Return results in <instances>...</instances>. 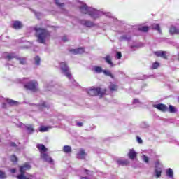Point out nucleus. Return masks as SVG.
Instances as JSON below:
<instances>
[{
  "label": "nucleus",
  "instance_id": "obj_13",
  "mask_svg": "<svg viewBox=\"0 0 179 179\" xmlns=\"http://www.w3.org/2000/svg\"><path fill=\"white\" fill-rule=\"evenodd\" d=\"M152 106L162 112H166L169 109L168 106L165 105V103H153Z\"/></svg>",
  "mask_w": 179,
  "mask_h": 179
},
{
  "label": "nucleus",
  "instance_id": "obj_9",
  "mask_svg": "<svg viewBox=\"0 0 179 179\" xmlns=\"http://www.w3.org/2000/svg\"><path fill=\"white\" fill-rule=\"evenodd\" d=\"M6 58L8 61H10L13 58H16L17 60L20 61V64H21V65H25V64H27V58L16 57L15 54L14 53L8 54Z\"/></svg>",
  "mask_w": 179,
  "mask_h": 179
},
{
  "label": "nucleus",
  "instance_id": "obj_21",
  "mask_svg": "<svg viewBox=\"0 0 179 179\" xmlns=\"http://www.w3.org/2000/svg\"><path fill=\"white\" fill-rule=\"evenodd\" d=\"M106 62L110 65V66H115L113 62H112V57L110 55H106L104 58Z\"/></svg>",
  "mask_w": 179,
  "mask_h": 179
},
{
  "label": "nucleus",
  "instance_id": "obj_49",
  "mask_svg": "<svg viewBox=\"0 0 179 179\" xmlns=\"http://www.w3.org/2000/svg\"><path fill=\"white\" fill-rule=\"evenodd\" d=\"M62 40H63V41H67L68 38H67V37H62Z\"/></svg>",
  "mask_w": 179,
  "mask_h": 179
},
{
  "label": "nucleus",
  "instance_id": "obj_39",
  "mask_svg": "<svg viewBox=\"0 0 179 179\" xmlns=\"http://www.w3.org/2000/svg\"><path fill=\"white\" fill-rule=\"evenodd\" d=\"M48 127L47 126H41L39 131H48Z\"/></svg>",
  "mask_w": 179,
  "mask_h": 179
},
{
  "label": "nucleus",
  "instance_id": "obj_55",
  "mask_svg": "<svg viewBox=\"0 0 179 179\" xmlns=\"http://www.w3.org/2000/svg\"><path fill=\"white\" fill-rule=\"evenodd\" d=\"M178 61H179V57H178Z\"/></svg>",
  "mask_w": 179,
  "mask_h": 179
},
{
  "label": "nucleus",
  "instance_id": "obj_47",
  "mask_svg": "<svg viewBox=\"0 0 179 179\" xmlns=\"http://www.w3.org/2000/svg\"><path fill=\"white\" fill-rule=\"evenodd\" d=\"M10 145L11 147H16L17 145H16V143H10Z\"/></svg>",
  "mask_w": 179,
  "mask_h": 179
},
{
  "label": "nucleus",
  "instance_id": "obj_20",
  "mask_svg": "<svg viewBox=\"0 0 179 179\" xmlns=\"http://www.w3.org/2000/svg\"><path fill=\"white\" fill-rule=\"evenodd\" d=\"M25 129L29 134H32L34 131V126L33 124H27Z\"/></svg>",
  "mask_w": 179,
  "mask_h": 179
},
{
  "label": "nucleus",
  "instance_id": "obj_43",
  "mask_svg": "<svg viewBox=\"0 0 179 179\" xmlns=\"http://www.w3.org/2000/svg\"><path fill=\"white\" fill-rule=\"evenodd\" d=\"M76 125L78 126L79 127H81L82 126H83V122H77Z\"/></svg>",
  "mask_w": 179,
  "mask_h": 179
},
{
  "label": "nucleus",
  "instance_id": "obj_10",
  "mask_svg": "<svg viewBox=\"0 0 179 179\" xmlns=\"http://www.w3.org/2000/svg\"><path fill=\"white\" fill-rule=\"evenodd\" d=\"M76 20L78 23H80V24L87 27H93L95 26V23H94L92 20H90L88 19H78V17H76Z\"/></svg>",
  "mask_w": 179,
  "mask_h": 179
},
{
  "label": "nucleus",
  "instance_id": "obj_36",
  "mask_svg": "<svg viewBox=\"0 0 179 179\" xmlns=\"http://www.w3.org/2000/svg\"><path fill=\"white\" fill-rule=\"evenodd\" d=\"M0 179H7V175L3 171H0Z\"/></svg>",
  "mask_w": 179,
  "mask_h": 179
},
{
  "label": "nucleus",
  "instance_id": "obj_18",
  "mask_svg": "<svg viewBox=\"0 0 179 179\" xmlns=\"http://www.w3.org/2000/svg\"><path fill=\"white\" fill-rule=\"evenodd\" d=\"M71 52L73 54H83V52H85V48L83 47H80V48H74L71 50Z\"/></svg>",
  "mask_w": 179,
  "mask_h": 179
},
{
  "label": "nucleus",
  "instance_id": "obj_31",
  "mask_svg": "<svg viewBox=\"0 0 179 179\" xmlns=\"http://www.w3.org/2000/svg\"><path fill=\"white\" fill-rule=\"evenodd\" d=\"M168 110L169 112H171V113H175L176 112H177V109L173 105H169V108Z\"/></svg>",
  "mask_w": 179,
  "mask_h": 179
},
{
  "label": "nucleus",
  "instance_id": "obj_33",
  "mask_svg": "<svg viewBox=\"0 0 179 179\" xmlns=\"http://www.w3.org/2000/svg\"><path fill=\"white\" fill-rule=\"evenodd\" d=\"M94 70L96 73H101L103 72V68L101 66H94Z\"/></svg>",
  "mask_w": 179,
  "mask_h": 179
},
{
  "label": "nucleus",
  "instance_id": "obj_41",
  "mask_svg": "<svg viewBox=\"0 0 179 179\" xmlns=\"http://www.w3.org/2000/svg\"><path fill=\"white\" fill-rule=\"evenodd\" d=\"M158 66H159V62H154V64H152V69H157Z\"/></svg>",
  "mask_w": 179,
  "mask_h": 179
},
{
  "label": "nucleus",
  "instance_id": "obj_46",
  "mask_svg": "<svg viewBox=\"0 0 179 179\" xmlns=\"http://www.w3.org/2000/svg\"><path fill=\"white\" fill-rule=\"evenodd\" d=\"M10 171L11 172V173H15L16 169L15 168H13V169H10Z\"/></svg>",
  "mask_w": 179,
  "mask_h": 179
},
{
  "label": "nucleus",
  "instance_id": "obj_26",
  "mask_svg": "<svg viewBox=\"0 0 179 179\" xmlns=\"http://www.w3.org/2000/svg\"><path fill=\"white\" fill-rule=\"evenodd\" d=\"M152 29H155V30H157L159 33H162V29L159 24V23H153L152 24Z\"/></svg>",
  "mask_w": 179,
  "mask_h": 179
},
{
  "label": "nucleus",
  "instance_id": "obj_52",
  "mask_svg": "<svg viewBox=\"0 0 179 179\" xmlns=\"http://www.w3.org/2000/svg\"><path fill=\"white\" fill-rule=\"evenodd\" d=\"M14 1L18 2L20 1V0H14Z\"/></svg>",
  "mask_w": 179,
  "mask_h": 179
},
{
  "label": "nucleus",
  "instance_id": "obj_19",
  "mask_svg": "<svg viewBox=\"0 0 179 179\" xmlns=\"http://www.w3.org/2000/svg\"><path fill=\"white\" fill-rule=\"evenodd\" d=\"M155 55L157 57H161L162 58L167 59L166 51H155Z\"/></svg>",
  "mask_w": 179,
  "mask_h": 179
},
{
  "label": "nucleus",
  "instance_id": "obj_7",
  "mask_svg": "<svg viewBox=\"0 0 179 179\" xmlns=\"http://www.w3.org/2000/svg\"><path fill=\"white\" fill-rule=\"evenodd\" d=\"M31 169V165L29 164H24L22 166L20 167V174L17 175V179H30L28 173L26 171Z\"/></svg>",
  "mask_w": 179,
  "mask_h": 179
},
{
  "label": "nucleus",
  "instance_id": "obj_5",
  "mask_svg": "<svg viewBox=\"0 0 179 179\" xmlns=\"http://www.w3.org/2000/svg\"><path fill=\"white\" fill-rule=\"evenodd\" d=\"M38 150H39L41 153V158L45 162H48V164H50L51 165L54 164V161L50 155L46 154L47 148L45 145L43 144H38L37 145Z\"/></svg>",
  "mask_w": 179,
  "mask_h": 179
},
{
  "label": "nucleus",
  "instance_id": "obj_35",
  "mask_svg": "<svg viewBox=\"0 0 179 179\" xmlns=\"http://www.w3.org/2000/svg\"><path fill=\"white\" fill-rule=\"evenodd\" d=\"M140 127H141L142 129H147L148 127H149V124L146 122H141V123L140 124Z\"/></svg>",
  "mask_w": 179,
  "mask_h": 179
},
{
  "label": "nucleus",
  "instance_id": "obj_25",
  "mask_svg": "<svg viewBox=\"0 0 179 179\" xmlns=\"http://www.w3.org/2000/svg\"><path fill=\"white\" fill-rule=\"evenodd\" d=\"M71 151H72V148L71 145H64L63 147V152H66V154H69L70 152H71Z\"/></svg>",
  "mask_w": 179,
  "mask_h": 179
},
{
  "label": "nucleus",
  "instance_id": "obj_53",
  "mask_svg": "<svg viewBox=\"0 0 179 179\" xmlns=\"http://www.w3.org/2000/svg\"><path fill=\"white\" fill-rule=\"evenodd\" d=\"M81 179H88L87 178H82Z\"/></svg>",
  "mask_w": 179,
  "mask_h": 179
},
{
  "label": "nucleus",
  "instance_id": "obj_24",
  "mask_svg": "<svg viewBox=\"0 0 179 179\" xmlns=\"http://www.w3.org/2000/svg\"><path fill=\"white\" fill-rule=\"evenodd\" d=\"M117 164L118 165L125 166L129 164V161L128 159H117Z\"/></svg>",
  "mask_w": 179,
  "mask_h": 179
},
{
  "label": "nucleus",
  "instance_id": "obj_14",
  "mask_svg": "<svg viewBox=\"0 0 179 179\" xmlns=\"http://www.w3.org/2000/svg\"><path fill=\"white\" fill-rule=\"evenodd\" d=\"M86 156H87V154L85 150H83V148H81L77 152V158H78L79 159H85L86 158Z\"/></svg>",
  "mask_w": 179,
  "mask_h": 179
},
{
  "label": "nucleus",
  "instance_id": "obj_27",
  "mask_svg": "<svg viewBox=\"0 0 179 179\" xmlns=\"http://www.w3.org/2000/svg\"><path fill=\"white\" fill-rule=\"evenodd\" d=\"M52 90L55 92L57 94H60V92L62 90V87L59 86H55V87H52Z\"/></svg>",
  "mask_w": 179,
  "mask_h": 179
},
{
  "label": "nucleus",
  "instance_id": "obj_28",
  "mask_svg": "<svg viewBox=\"0 0 179 179\" xmlns=\"http://www.w3.org/2000/svg\"><path fill=\"white\" fill-rule=\"evenodd\" d=\"M117 89L118 87L117 85H115V83H110L109 86V90H110V92H116Z\"/></svg>",
  "mask_w": 179,
  "mask_h": 179
},
{
  "label": "nucleus",
  "instance_id": "obj_16",
  "mask_svg": "<svg viewBox=\"0 0 179 179\" xmlns=\"http://www.w3.org/2000/svg\"><path fill=\"white\" fill-rule=\"evenodd\" d=\"M13 27L16 29H22L23 27V23L20 20H15L13 22Z\"/></svg>",
  "mask_w": 179,
  "mask_h": 179
},
{
  "label": "nucleus",
  "instance_id": "obj_54",
  "mask_svg": "<svg viewBox=\"0 0 179 179\" xmlns=\"http://www.w3.org/2000/svg\"><path fill=\"white\" fill-rule=\"evenodd\" d=\"M11 66H13V64H11Z\"/></svg>",
  "mask_w": 179,
  "mask_h": 179
},
{
  "label": "nucleus",
  "instance_id": "obj_4",
  "mask_svg": "<svg viewBox=\"0 0 179 179\" xmlns=\"http://www.w3.org/2000/svg\"><path fill=\"white\" fill-rule=\"evenodd\" d=\"M27 81V79L24 78L17 80L19 83H24V87L26 90H30L31 92H36L38 90V83L36 80H30L29 82Z\"/></svg>",
  "mask_w": 179,
  "mask_h": 179
},
{
  "label": "nucleus",
  "instance_id": "obj_12",
  "mask_svg": "<svg viewBox=\"0 0 179 179\" xmlns=\"http://www.w3.org/2000/svg\"><path fill=\"white\" fill-rule=\"evenodd\" d=\"M34 106L37 109H39V110H45V109H48L50 108V105L45 101H41L38 105H34Z\"/></svg>",
  "mask_w": 179,
  "mask_h": 179
},
{
  "label": "nucleus",
  "instance_id": "obj_34",
  "mask_svg": "<svg viewBox=\"0 0 179 179\" xmlns=\"http://www.w3.org/2000/svg\"><path fill=\"white\" fill-rule=\"evenodd\" d=\"M138 30L141 31H148L149 26H141V27H138Z\"/></svg>",
  "mask_w": 179,
  "mask_h": 179
},
{
  "label": "nucleus",
  "instance_id": "obj_15",
  "mask_svg": "<svg viewBox=\"0 0 179 179\" xmlns=\"http://www.w3.org/2000/svg\"><path fill=\"white\" fill-rule=\"evenodd\" d=\"M17 103V101H13V99H7V102H4L2 106L3 108H8V106L12 105H16Z\"/></svg>",
  "mask_w": 179,
  "mask_h": 179
},
{
  "label": "nucleus",
  "instance_id": "obj_38",
  "mask_svg": "<svg viewBox=\"0 0 179 179\" xmlns=\"http://www.w3.org/2000/svg\"><path fill=\"white\" fill-rule=\"evenodd\" d=\"M133 103L134 105H136V106L141 105V101H139V99H138V98H135V99H134Z\"/></svg>",
  "mask_w": 179,
  "mask_h": 179
},
{
  "label": "nucleus",
  "instance_id": "obj_42",
  "mask_svg": "<svg viewBox=\"0 0 179 179\" xmlns=\"http://www.w3.org/2000/svg\"><path fill=\"white\" fill-rule=\"evenodd\" d=\"M116 58H117V59H121V58H122V52H120V51H117L116 52Z\"/></svg>",
  "mask_w": 179,
  "mask_h": 179
},
{
  "label": "nucleus",
  "instance_id": "obj_11",
  "mask_svg": "<svg viewBox=\"0 0 179 179\" xmlns=\"http://www.w3.org/2000/svg\"><path fill=\"white\" fill-rule=\"evenodd\" d=\"M155 175L157 178H160L162 176V164L160 161L157 160L155 162Z\"/></svg>",
  "mask_w": 179,
  "mask_h": 179
},
{
  "label": "nucleus",
  "instance_id": "obj_48",
  "mask_svg": "<svg viewBox=\"0 0 179 179\" xmlns=\"http://www.w3.org/2000/svg\"><path fill=\"white\" fill-rule=\"evenodd\" d=\"M135 47H138V45L136 44H135L134 45H130L131 50H133Z\"/></svg>",
  "mask_w": 179,
  "mask_h": 179
},
{
  "label": "nucleus",
  "instance_id": "obj_17",
  "mask_svg": "<svg viewBox=\"0 0 179 179\" xmlns=\"http://www.w3.org/2000/svg\"><path fill=\"white\" fill-rule=\"evenodd\" d=\"M128 156L130 159H135L137 157V152L134 150V148H132L129 150Z\"/></svg>",
  "mask_w": 179,
  "mask_h": 179
},
{
  "label": "nucleus",
  "instance_id": "obj_45",
  "mask_svg": "<svg viewBox=\"0 0 179 179\" xmlns=\"http://www.w3.org/2000/svg\"><path fill=\"white\" fill-rule=\"evenodd\" d=\"M45 87L46 90H51V87L49 86V85H45Z\"/></svg>",
  "mask_w": 179,
  "mask_h": 179
},
{
  "label": "nucleus",
  "instance_id": "obj_30",
  "mask_svg": "<svg viewBox=\"0 0 179 179\" xmlns=\"http://www.w3.org/2000/svg\"><path fill=\"white\" fill-rule=\"evenodd\" d=\"M34 64L35 65H37V66L40 65V64H41V58H40V57L38 55H36V57H35L34 58Z\"/></svg>",
  "mask_w": 179,
  "mask_h": 179
},
{
  "label": "nucleus",
  "instance_id": "obj_29",
  "mask_svg": "<svg viewBox=\"0 0 179 179\" xmlns=\"http://www.w3.org/2000/svg\"><path fill=\"white\" fill-rule=\"evenodd\" d=\"M103 73L106 76H110V78H112V79H114V78H115L114 75H113V73H112V72H110V71L103 70Z\"/></svg>",
  "mask_w": 179,
  "mask_h": 179
},
{
  "label": "nucleus",
  "instance_id": "obj_2",
  "mask_svg": "<svg viewBox=\"0 0 179 179\" xmlns=\"http://www.w3.org/2000/svg\"><path fill=\"white\" fill-rule=\"evenodd\" d=\"M35 34L38 38V41L41 43H45L46 40L49 38L50 34L46 29H42L41 27H35L34 28Z\"/></svg>",
  "mask_w": 179,
  "mask_h": 179
},
{
  "label": "nucleus",
  "instance_id": "obj_22",
  "mask_svg": "<svg viewBox=\"0 0 179 179\" xmlns=\"http://www.w3.org/2000/svg\"><path fill=\"white\" fill-rule=\"evenodd\" d=\"M166 175L169 179H173V171L171 168H168L166 171Z\"/></svg>",
  "mask_w": 179,
  "mask_h": 179
},
{
  "label": "nucleus",
  "instance_id": "obj_32",
  "mask_svg": "<svg viewBox=\"0 0 179 179\" xmlns=\"http://www.w3.org/2000/svg\"><path fill=\"white\" fill-rule=\"evenodd\" d=\"M55 4L57 5L59 8H61V9H63L64 4L62 3H60V0H55Z\"/></svg>",
  "mask_w": 179,
  "mask_h": 179
},
{
  "label": "nucleus",
  "instance_id": "obj_1",
  "mask_svg": "<svg viewBox=\"0 0 179 179\" xmlns=\"http://www.w3.org/2000/svg\"><path fill=\"white\" fill-rule=\"evenodd\" d=\"M79 10L81 13H84L85 15H88L91 19L96 20L105 15L109 17L110 22L113 23H116L117 22V17H115L111 13H104V11H101V10H96V8H92V7H88L87 4H81L79 6Z\"/></svg>",
  "mask_w": 179,
  "mask_h": 179
},
{
  "label": "nucleus",
  "instance_id": "obj_44",
  "mask_svg": "<svg viewBox=\"0 0 179 179\" xmlns=\"http://www.w3.org/2000/svg\"><path fill=\"white\" fill-rule=\"evenodd\" d=\"M137 141H138V143H139V144H142V143H143L142 138L138 136L137 137Z\"/></svg>",
  "mask_w": 179,
  "mask_h": 179
},
{
  "label": "nucleus",
  "instance_id": "obj_23",
  "mask_svg": "<svg viewBox=\"0 0 179 179\" xmlns=\"http://www.w3.org/2000/svg\"><path fill=\"white\" fill-rule=\"evenodd\" d=\"M169 33L171 34H178L179 33V29H177L176 26L172 25L169 29Z\"/></svg>",
  "mask_w": 179,
  "mask_h": 179
},
{
  "label": "nucleus",
  "instance_id": "obj_6",
  "mask_svg": "<svg viewBox=\"0 0 179 179\" xmlns=\"http://www.w3.org/2000/svg\"><path fill=\"white\" fill-rule=\"evenodd\" d=\"M132 26H126L124 30H122L121 31L122 35L119 37L120 41H130L132 37Z\"/></svg>",
  "mask_w": 179,
  "mask_h": 179
},
{
  "label": "nucleus",
  "instance_id": "obj_40",
  "mask_svg": "<svg viewBox=\"0 0 179 179\" xmlns=\"http://www.w3.org/2000/svg\"><path fill=\"white\" fill-rule=\"evenodd\" d=\"M10 160L12 161V162H17V158L16 155H11Z\"/></svg>",
  "mask_w": 179,
  "mask_h": 179
},
{
  "label": "nucleus",
  "instance_id": "obj_51",
  "mask_svg": "<svg viewBox=\"0 0 179 179\" xmlns=\"http://www.w3.org/2000/svg\"><path fill=\"white\" fill-rule=\"evenodd\" d=\"M10 64H6V66H8V69H10Z\"/></svg>",
  "mask_w": 179,
  "mask_h": 179
},
{
  "label": "nucleus",
  "instance_id": "obj_3",
  "mask_svg": "<svg viewBox=\"0 0 179 179\" xmlns=\"http://www.w3.org/2000/svg\"><path fill=\"white\" fill-rule=\"evenodd\" d=\"M60 69L62 73L66 76L68 79H69L70 82L72 83L73 86H78V83L76 82L75 79L73 78L71 72L70 68L68 66L66 62H61L60 63Z\"/></svg>",
  "mask_w": 179,
  "mask_h": 179
},
{
  "label": "nucleus",
  "instance_id": "obj_50",
  "mask_svg": "<svg viewBox=\"0 0 179 179\" xmlns=\"http://www.w3.org/2000/svg\"><path fill=\"white\" fill-rule=\"evenodd\" d=\"M85 172L87 173V175H88L90 171H87V169L85 170Z\"/></svg>",
  "mask_w": 179,
  "mask_h": 179
},
{
  "label": "nucleus",
  "instance_id": "obj_8",
  "mask_svg": "<svg viewBox=\"0 0 179 179\" xmlns=\"http://www.w3.org/2000/svg\"><path fill=\"white\" fill-rule=\"evenodd\" d=\"M106 92V89H101L100 87H92L87 91V93L90 94V96H99V97L104 96Z\"/></svg>",
  "mask_w": 179,
  "mask_h": 179
},
{
  "label": "nucleus",
  "instance_id": "obj_37",
  "mask_svg": "<svg viewBox=\"0 0 179 179\" xmlns=\"http://www.w3.org/2000/svg\"><path fill=\"white\" fill-rule=\"evenodd\" d=\"M142 159L143 161H144V162H145V164H149V157H148L145 154H143Z\"/></svg>",
  "mask_w": 179,
  "mask_h": 179
}]
</instances>
